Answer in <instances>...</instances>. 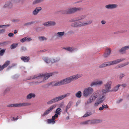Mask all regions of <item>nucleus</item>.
I'll use <instances>...</instances> for the list:
<instances>
[{
  "label": "nucleus",
  "mask_w": 129,
  "mask_h": 129,
  "mask_svg": "<svg viewBox=\"0 0 129 129\" xmlns=\"http://www.w3.org/2000/svg\"><path fill=\"white\" fill-rule=\"evenodd\" d=\"M52 73H48L44 74H40L39 76H35L33 78H37L38 80L35 82V83L38 84L42 83L44 81L48 79L49 77L52 76Z\"/></svg>",
  "instance_id": "obj_1"
},
{
  "label": "nucleus",
  "mask_w": 129,
  "mask_h": 129,
  "mask_svg": "<svg viewBox=\"0 0 129 129\" xmlns=\"http://www.w3.org/2000/svg\"><path fill=\"white\" fill-rule=\"evenodd\" d=\"M26 50V48L25 47H22L21 48V51L22 52L25 51Z\"/></svg>",
  "instance_id": "obj_43"
},
{
  "label": "nucleus",
  "mask_w": 129,
  "mask_h": 129,
  "mask_svg": "<svg viewBox=\"0 0 129 129\" xmlns=\"http://www.w3.org/2000/svg\"><path fill=\"white\" fill-rule=\"evenodd\" d=\"M14 22H17L18 21V20H12Z\"/></svg>",
  "instance_id": "obj_64"
},
{
  "label": "nucleus",
  "mask_w": 129,
  "mask_h": 129,
  "mask_svg": "<svg viewBox=\"0 0 129 129\" xmlns=\"http://www.w3.org/2000/svg\"><path fill=\"white\" fill-rule=\"evenodd\" d=\"M94 91L93 89L91 87H88L84 89L83 92V95L87 97L92 94Z\"/></svg>",
  "instance_id": "obj_9"
},
{
  "label": "nucleus",
  "mask_w": 129,
  "mask_h": 129,
  "mask_svg": "<svg viewBox=\"0 0 129 129\" xmlns=\"http://www.w3.org/2000/svg\"><path fill=\"white\" fill-rule=\"evenodd\" d=\"M125 60V59L124 58H122L118 59L112 61H107L104 62L99 66V67L100 68H103L107 66L117 64Z\"/></svg>",
  "instance_id": "obj_2"
},
{
  "label": "nucleus",
  "mask_w": 129,
  "mask_h": 129,
  "mask_svg": "<svg viewBox=\"0 0 129 129\" xmlns=\"http://www.w3.org/2000/svg\"><path fill=\"white\" fill-rule=\"evenodd\" d=\"M111 52V50L109 48H107L106 49V52L104 55L105 57L106 58L108 57L110 54Z\"/></svg>",
  "instance_id": "obj_17"
},
{
  "label": "nucleus",
  "mask_w": 129,
  "mask_h": 129,
  "mask_svg": "<svg viewBox=\"0 0 129 129\" xmlns=\"http://www.w3.org/2000/svg\"><path fill=\"white\" fill-rule=\"evenodd\" d=\"M82 76V75L80 74L74 75L64 79L63 80V81L64 84H67L70 83L74 80H76Z\"/></svg>",
  "instance_id": "obj_6"
},
{
  "label": "nucleus",
  "mask_w": 129,
  "mask_h": 129,
  "mask_svg": "<svg viewBox=\"0 0 129 129\" xmlns=\"http://www.w3.org/2000/svg\"><path fill=\"white\" fill-rule=\"evenodd\" d=\"M101 23L103 24H105L106 23V21L104 20H103L101 21Z\"/></svg>",
  "instance_id": "obj_57"
},
{
  "label": "nucleus",
  "mask_w": 129,
  "mask_h": 129,
  "mask_svg": "<svg viewBox=\"0 0 129 129\" xmlns=\"http://www.w3.org/2000/svg\"><path fill=\"white\" fill-rule=\"evenodd\" d=\"M41 9L42 8L41 7H38L36 8L33 11V14L34 15H37Z\"/></svg>",
  "instance_id": "obj_18"
},
{
  "label": "nucleus",
  "mask_w": 129,
  "mask_h": 129,
  "mask_svg": "<svg viewBox=\"0 0 129 129\" xmlns=\"http://www.w3.org/2000/svg\"><path fill=\"white\" fill-rule=\"evenodd\" d=\"M5 31V29H2L0 30V34L4 33Z\"/></svg>",
  "instance_id": "obj_51"
},
{
  "label": "nucleus",
  "mask_w": 129,
  "mask_h": 129,
  "mask_svg": "<svg viewBox=\"0 0 129 129\" xmlns=\"http://www.w3.org/2000/svg\"><path fill=\"white\" fill-rule=\"evenodd\" d=\"M76 18H73L70 20V22H73L77 21Z\"/></svg>",
  "instance_id": "obj_42"
},
{
  "label": "nucleus",
  "mask_w": 129,
  "mask_h": 129,
  "mask_svg": "<svg viewBox=\"0 0 129 129\" xmlns=\"http://www.w3.org/2000/svg\"><path fill=\"white\" fill-rule=\"evenodd\" d=\"M56 107V105H53L51 106L49 109L45 111L43 115V116H44L48 114L53 109Z\"/></svg>",
  "instance_id": "obj_11"
},
{
  "label": "nucleus",
  "mask_w": 129,
  "mask_h": 129,
  "mask_svg": "<svg viewBox=\"0 0 129 129\" xmlns=\"http://www.w3.org/2000/svg\"><path fill=\"white\" fill-rule=\"evenodd\" d=\"M40 41H43L46 40H47V38L45 37H38Z\"/></svg>",
  "instance_id": "obj_32"
},
{
  "label": "nucleus",
  "mask_w": 129,
  "mask_h": 129,
  "mask_svg": "<svg viewBox=\"0 0 129 129\" xmlns=\"http://www.w3.org/2000/svg\"><path fill=\"white\" fill-rule=\"evenodd\" d=\"M22 107V103L18 104V107Z\"/></svg>",
  "instance_id": "obj_56"
},
{
  "label": "nucleus",
  "mask_w": 129,
  "mask_h": 129,
  "mask_svg": "<svg viewBox=\"0 0 129 129\" xmlns=\"http://www.w3.org/2000/svg\"><path fill=\"white\" fill-rule=\"evenodd\" d=\"M82 9L80 7H74L70 8L62 11V13L64 14H71L81 10Z\"/></svg>",
  "instance_id": "obj_7"
},
{
  "label": "nucleus",
  "mask_w": 129,
  "mask_h": 129,
  "mask_svg": "<svg viewBox=\"0 0 129 129\" xmlns=\"http://www.w3.org/2000/svg\"><path fill=\"white\" fill-rule=\"evenodd\" d=\"M21 59L24 62H28L30 59L29 56H22L21 57Z\"/></svg>",
  "instance_id": "obj_19"
},
{
  "label": "nucleus",
  "mask_w": 129,
  "mask_h": 129,
  "mask_svg": "<svg viewBox=\"0 0 129 129\" xmlns=\"http://www.w3.org/2000/svg\"><path fill=\"white\" fill-rule=\"evenodd\" d=\"M72 101H70L68 103V104L66 107V111H67L71 107L72 105Z\"/></svg>",
  "instance_id": "obj_23"
},
{
  "label": "nucleus",
  "mask_w": 129,
  "mask_h": 129,
  "mask_svg": "<svg viewBox=\"0 0 129 129\" xmlns=\"http://www.w3.org/2000/svg\"><path fill=\"white\" fill-rule=\"evenodd\" d=\"M125 64V66H126L127 65L129 64V61H127L124 63Z\"/></svg>",
  "instance_id": "obj_61"
},
{
  "label": "nucleus",
  "mask_w": 129,
  "mask_h": 129,
  "mask_svg": "<svg viewBox=\"0 0 129 129\" xmlns=\"http://www.w3.org/2000/svg\"><path fill=\"white\" fill-rule=\"evenodd\" d=\"M86 16L85 15H83L80 16L81 20H82L85 18L86 17Z\"/></svg>",
  "instance_id": "obj_44"
},
{
  "label": "nucleus",
  "mask_w": 129,
  "mask_h": 129,
  "mask_svg": "<svg viewBox=\"0 0 129 129\" xmlns=\"http://www.w3.org/2000/svg\"><path fill=\"white\" fill-rule=\"evenodd\" d=\"M103 83V82L102 81H98L91 82L90 84V86L91 87H92L94 86L100 85L102 84Z\"/></svg>",
  "instance_id": "obj_16"
},
{
  "label": "nucleus",
  "mask_w": 129,
  "mask_h": 129,
  "mask_svg": "<svg viewBox=\"0 0 129 129\" xmlns=\"http://www.w3.org/2000/svg\"><path fill=\"white\" fill-rule=\"evenodd\" d=\"M26 38H24L20 40V41L22 43H23L26 41Z\"/></svg>",
  "instance_id": "obj_40"
},
{
  "label": "nucleus",
  "mask_w": 129,
  "mask_h": 129,
  "mask_svg": "<svg viewBox=\"0 0 129 129\" xmlns=\"http://www.w3.org/2000/svg\"><path fill=\"white\" fill-rule=\"evenodd\" d=\"M58 115H58V114L56 113L54 115V116L55 117V118H57L58 116Z\"/></svg>",
  "instance_id": "obj_60"
},
{
  "label": "nucleus",
  "mask_w": 129,
  "mask_h": 129,
  "mask_svg": "<svg viewBox=\"0 0 129 129\" xmlns=\"http://www.w3.org/2000/svg\"><path fill=\"white\" fill-rule=\"evenodd\" d=\"M81 92L80 91H79L76 94V96L77 98H80L81 96Z\"/></svg>",
  "instance_id": "obj_31"
},
{
  "label": "nucleus",
  "mask_w": 129,
  "mask_h": 129,
  "mask_svg": "<svg viewBox=\"0 0 129 129\" xmlns=\"http://www.w3.org/2000/svg\"><path fill=\"white\" fill-rule=\"evenodd\" d=\"M91 115V112H86V113L84 115L83 117H85L89 116Z\"/></svg>",
  "instance_id": "obj_36"
},
{
  "label": "nucleus",
  "mask_w": 129,
  "mask_h": 129,
  "mask_svg": "<svg viewBox=\"0 0 129 129\" xmlns=\"http://www.w3.org/2000/svg\"><path fill=\"white\" fill-rule=\"evenodd\" d=\"M18 43H16V44H15V43H13V44H12L11 47H10V48H11V49H15V48H16V47H17V46H18Z\"/></svg>",
  "instance_id": "obj_28"
},
{
  "label": "nucleus",
  "mask_w": 129,
  "mask_h": 129,
  "mask_svg": "<svg viewBox=\"0 0 129 129\" xmlns=\"http://www.w3.org/2000/svg\"><path fill=\"white\" fill-rule=\"evenodd\" d=\"M118 6L117 4H108L105 6V8L107 9H112L116 8Z\"/></svg>",
  "instance_id": "obj_13"
},
{
  "label": "nucleus",
  "mask_w": 129,
  "mask_h": 129,
  "mask_svg": "<svg viewBox=\"0 0 129 129\" xmlns=\"http://www.w3.org/2000/svg\"><path fill=\"white\" fill-rule=\"evenodd\" d=\"M103 109H104L102 106L101 107H100L99 109V110L100 111L102 110Z\"/></svg>",
  "instance_id": "obj_59"
},
{
  "label": "nucleus",
  "mask_w": 129,
  "mask_h": 129,
  "mask_svg": "<svg viewBox=\"0 0 129 129\" xmlns=\"http://www.w3.org/2000/svg\"><path fill=\"white\" fill-rule=\"evenodd\" d=\"M8 36L9 37H12L14 36V34L12 33H9L8 34Z\"/></svg>",
  "instance_id": "obj_49"
},
{
  "label": "nucleus",
  "mask_w": 129,
  "mask_h": 129,
  "mask_svg": "<svg viewBox=\"0 0 129 129\" xmlns=\"http://www.w3.org/2000/svg\"><path fill=\"white\" fill-rule=\"evenodd\" d=\"M44 0H35L33 2V4H37L42 2Z\"/></svg>",
  "instance_id": "obj_34"
},
{
  "label": "nucleus",
  "mask_w": 129,
  "mask_h": 129,
  "mask_svg": "<svg viewBox=\"0 0 129 129\" xmlns=\"http://www.w3.org/2000/svg\"><path fill=\"white\" fill-rule=\"evenodd\" d=\"M104 94L102 93V94L100 95L97 99L98 102H99L100 103L103 102L105 100V95H104Z\"/></svg>",
  "instance_id": "obj_14"
},
{
  "label": "nucleus",
  "mask_w": 129,
  "mask_h": 129,
  "mask_svg": "<svg viewBox=\"0 0 129 129\" xmlns=\"http://www.w3.org/2000/svg\"><path fill=\"white\" fill-rule=\"evenodd\" d=\"M10 25L9 24H7V25H0V28H2L3 27V26H10Z\"/></svg>",
  "instance_id": "obj_47"
},
{
  "label": "nucleus",
  "mask_w": 129,
  "mask_h": 129,
  "mask_svg": "<svg viewBox=\"0 0 129 129\" xmlns=\"http://www.w3.org/2000/svg\"><path fill=\"white\" fill-rule=\"evenodd\" d=\"M8 106L10 107H18V104H11L9 105Z\"/></svg>",
  "instance_id": "obj_35"
},
{
  "label": "nucleus",
  "mask_w": 129,
  "mask_h": 129,
  "mask_svg": "<svg viewBox=\"0 0 129 129\" xmlns=\"http://www.w3.org/2000/svg\"><path fill=\"white\" fill-rule=\"evenodd\" d=\"M56 23L53 21H49L46 22L43 24V25L45 26H54L56 24Z\"/></svg>",
  "instance_id": "obj_15"
},
{
  "label": "nucleus",
  "mask_w": 129,
  "mask_h": 129,
  "mask_svg": "<svg viewBox=\"0 0 129 129\" xmlns=\"http://www.w3.org/2000/svg\"><path fill=\"white\" fill-rule=\"evenodd\" d=\"M44 61L47 63H49L50 61H51L52 63L54 62H53L52 60H50V59L47 57H46L44 59Z\"/></svg>",
  "instance_id": "obj_26"
},
{
  "label": "nucleus",
  "mask_w": 129,
  "mask_h": 129,
  "mask_svg": "<svg viewBox=\"0 0 129 129\" xmlns=\"http://www.w3.org/2000/svg\"><path fill=\"white\" fill-rule=\"evenodd\" d=\"M121 86L120 84H118L117 86H115L113 89L111 91H117L118 89Z\"/></svg>",
  "instance_id": "obj_25"
},
{
  "label": "nucleus",
  "mask_w": 129,
  "mask_h": 129,
  "mask_svg": "<svg viewBox=\"0 0 129 129\" xmlns=\"http://www.w3.org/2000/svg\"><path fill=\"white\" fill-rule=\"evenodd\" d=\"M64 34V32L63 31L61 32H58L56 35L57 37H60L63 36Z\"/></svg>",
  "instance_id": "obj_27"
},
{
  "label": "nucleus",
  "mask_w": 129,
  "mask_h": 129,
  "mask_svg": "<svg viewBox=\"0 0 129 129\" xmlns=\"http://www.w3.org/2000/svg\"><path fill=\"white\" fill-rule=\"evenodd\" d=\"M91 20H89L86 22H81L80 21L74 22L71 24V25L74 27H78L83 26L89 25L92 23Z\"/></svg>",
  "instance_id": "obj_5"
},
{
  "label": "nucleus",
  "mask_w": 129,
  "mask_h": 129,
  "mask_svg": "<svg viewBox=\"0 0 129 129\" xmlns=\"http://www.w3.org/2000/svg\"><path fill=\"white\" fill-rule=\"evenodd\" d=\"M5 49H2L0 51V55L2 56L4 55V53L5 52Z\"/></svg>",
  "instance_id": "obj_38"
},
{
  "label": "nucleus",
  "mask_w": 129,
  "mask_h": 129,
  "mask_svg": "<svg viewBox=\"0 0 129 129\" xmlns=\"http://www.w3.org/2000/svg\"><path fill=\"white\" fill-rule=\"evenodd\" d=\"M120 85L123 87H125L126 86V85L125 84H122Z\"/></svg>",
  "instance_id": "obj_54"
},
{
  "label": "nucleus",
  "mask_w": 129,
  "mask_h": 129,
  "mask_svg": "<svg viewBox=\"0 0 129 129\" xmlns=\"http://www.w3.org/2000/svg\"><path fill=\"white\" fill-rule=\"evenodd\" d=\"M47 121V122L48 123H52L53 124H54L55 123V121H53L52 119H48Z\"/></svg>",
  "instance_id": "obj_33"
},
{
  "label": "nucleus",
  "mask_w": 129,
  "mask_h": 129,
  "mask_svg": "<svg viewBox=\"0 0 129 129\" xmlns=\"http://www.w3.org/2000/svg\"><path fill=\"white\" fill-rule=\"evenodd\" d=\"M122 100V99H120V100H118L117 102V103H119L121 102Z\"/></svg>",
  "instance_id": "obj_58"
},
{
  "label": "nucleus",
  "mask_w": 129,
  "mask_h": 129,
  "mask_svg": "<svg viewBox=\"0 0 129 129\" xmlns=\"http://www.w3.org/2000/svg\"><path fill=\"white\" fill-rule=\"evenodd\" d=\"M77 18V20L78 21H79V20H81V17H80V16H79V17H76Z\"/></svg>",
  "instance_id": "obj_55"
},
{
  "label": "nucleus",
  "mask_w": 129,
  "mask_h": 129,
  "mask_svg": "<svg viewBox=\"0 0 129 129\" xmlns=\"http://www.w3.org/2000/svg\"><path fill=\"white\" fill-rule=\"evenodd\" d=\"M63 84H64L63 80L56 83L53 85V86H57Z\"/></svg>",
  "instance_id": "obj_21"
},
{
  "label": "nucleus",
  "mask_w": 129,
  "mask_h": 129,
  "mask_svg": "<svg viewBox=\"0 0 129 129\" xmlns=\"http://www.w3.org/2000/svg\"><path fill=\"white\" fill-rule=\"evenodd\" d=\"M55 117L53 116L52 117V119L53 120V121H54V120L55 119Z\"/></svg>",
  "instance_id": "obj_63"
},
{
  "label": "nucleus",
  "mask_w": 129,
  "mask_h": 129,
  "mask_svg": "<svg viewBox=\"0 0 129 129\" xmlns=\"http://www.w3.org/2000/svg\"><path fill=\"white\" fill-rule=\"evenodd\" d=\"M4 68L3 67V66H1V65H0V71L2 70Z\"/></svg>",
  "instance_id": "obj_53"
},
{
  "label": "nucleus",
  "mask_w": 129,
  "mask_h": 129,
  "mask_svg": "<svg viewBox=\"0 0 129 129\" xmlns=\"http://www.w3.org/2000/svg\"><path fill=\"white\" fill-rule=\"evenodd\" d=\"M10 64V61H7L4 64L3 66L4 68L8 66Z\"/></svg>",
  "instance_id": "obj_29"
},
{
  "label": "nucleus",
  "mask_w": 129,
  "mask_h": 129,
  "mask_svg": "<svg viewBox=\"0 0 129 129\" xmlns=\"http://www.w3.org/2000/svg\"><path fill=\"white\" fill-rule=\"evenodd\" d=\"M64 49L66 50L69 51L70 52H72L74 50V48L72 47H66L64 48Z\"/></svg>",
  "instance_id": "obj_24"
},
{
  "label": "nucleus",
  "mask_w": 129,
  "mask_h": 129,
  "mask_svg": "<svg viewBox=\"0 0 129 129\" xmlns=\"http://www.w3.org/2000/svg\"><path fill=\"white\" fill-rule=\"evenodd\" d=\"M8 44V42H4L1 43L0 44L1 46H4L7 45Z\"/></svg>",
  "instance_id": "obj_39"
},
{
  "label": "nucleus",
  "mask_w": 129,
  "mask_h": 129,
  "mask_svg": "<svg viewBox=\"0 0 129 129\" xmlns=\"http://www.w3.org/2000/svg\"><path fill=\"white\" fill-rule=\"evenodd\" d=\"M22 107L29 106L31 105V104L29 103H22Z\"/></svg>",
  "instance_id": "obj_37"
},
{
  "label": "nucleus",
  "mask_w": 129,
  "mask_h": 129,
  "mask_svg": "<svg viewBox=\"0 0 129 129\" xmlns=\"http://www.w3.org/2000/svg\"><path fill=\"white\" fill-rule=\"evenodd\" d=\"M26 41H30L32 39L30 37H26Z\"/></svg>",
  "instance_id": "obj_45"
},
{
  "label": "nucleus",
  "mask_w": 129,
  "mask_h": 129,
  "mask_svg": "<svg viewBox=\"0 0 129 129\" xmlns=\"http://www.w3.org/2000/svg\"><path fill=\"white\" fill-rule=\"evenodd\" d=\"M100 92V90H98L94 92L93 94L88 99L87 102H85V105H87L88 104L92 103L98 96Z\"/></svg>",
  "instance_id": "obj_4"
},
{
  "label": "nucleus",
  "mask_w": 129,
  "mask_h": 129,
  "mask_svg": "<svg viewBox=\"0 0 129 129\" xmlns=\"http://www.w3.org/2000/svg\"><path fill=\"white\" fill-rule=\"evenodd\" d=\"M112 84L111 81H109L104 84L105 89H103L102 90V92L103 94H106L109 92L111 91L110 89L111 88Z\"/></svg>",
  "instance_id": "obj_8"
},
{
  "label": "nucleus",
  "mask_w": 129,
  "mask_h": 129,
  "mask_svg": "<svg viewBox=\"0 0 129 129\" xmlns=\"http://www.w3.org/2000/svg\"><path fill=\"white\" fill-rule=\"evenodd\" d=\"M33 23V22H30L25 23L24 24V26H27Z\"/></svg>",
  "instance_id": "obj_41"
},
{
  "label": "nucleus",
  "mask_w": 129,
  "mask_h": 129,
  "mask_svg": "<svg viewBox=\"0 0 129 129\" xmlns=\"http://www.w3.org/2000/svg\"><path fill=\"white\" fill-rule=\"evenodd\" d=\"M17 30L16 29V30H15L14 31V34H16V33H17Z\"/></svg>",
  "instance_id": "obj_62"
},
{
  "label": "nucleus",
  "mask_w": 129,
  "mask_h": 129,
  "mask_svg": "<svg viewBox=\"0 0 129 129\" xmlns=\"http://www.w3.org/2000/svg\"><path fill=\"white\" fill-rule=\"evenodd\" d=\"M122 67L121 64H119L116 67V68H119Z\"/></svg>",
  "instance_id": "obj_50"
},
{
  "label": "nucleus",
  "mask_w": 129,
  "mask_h": 129,
  "mask_svg": "<svg viewBox=\"0 0 129 129\" xmlns=\"http://www.w3.org/2000/svg\"><path fill=\"white\" fill-rule=\"evenodd\" d=\"M62 110L60 108H57L55 111V113L59 115L60 113L61 112Z\"/></svg>",
  "instance_id": "obj_30"
},
{
  "label": "nucleus",
  "mask_w": 129,
  "mask_h": 129,
  "mask_svg": "<svg viewBox=\"0 0 129 129\" xmlns=\"http://www.w3.org/2000/svg\"><path fill=\"white\" fill-rule=\"evenodd\" d=\"M99 104H100V103H99V102H97L95 103L94 104V107L97 106H98V105H99Z\"/></svg>",
  "instance_id": "obj_48"
},
{
  "label": "nucleus",
  "mask_w": 129,
  "mask_h": 129,
  "mask_svg": "<svg viewBox=\"0 0 129 129\" xmlns=\"http://www.w3.org/2000/svg\"><path fill=\"white\" fill-rule=\"evenodd\" d=\"M124 76V74L123 73H121L120 75V77L121 78L123 77Z\"/></svg>",
  "instance_id": "obj_52"
},
{
  "label": "nucleus",
  "mask_w": 129,
  "mask_h": 129,
  "mask_svg": "<svg viewBox=\"0 0 129 129\" xmlns=\"http://www.w3.org/2000/svg\"><path fill=\"white\" fill-rule=\"evenodd\" d=\"M12 4L9 2H7L4 6V8L8 7L9 8H11L12 7Z\"/></svg>",
  "instance_id": "obj_20"
},
{
  "label": "nucleus",
  "mask_w": 129,
  "mask_h": 129,
  "mask_svg": "<svg viewBox=\"0 0 129 129\" xmlns=\"http://www.w3.org/2000/svg\"><path fill=\"white\" fill-rule=\"evenodd\" d=\"M128 49H129V45L122 47L119 50V52L121 54H125L126 53V51Z\"/></svg>",
  "instance_id": "obj_12"
},
{
  "label": "nucleus",
  "mask_w": 129,
  "mask_h": 129,
  "mask_svg": "<svg viewBox=\"0 0 129 129\" xmlns=\"http://www.w3.org/2000/svg\"><path fill=\"white\" fill-rule=\"evenodd\" d=\"M35 95L33 93H30L27 95V99H30L32 98H34L35 96Z\"/></svg>",
  "instance_id": "obj_22"
},
{
  "label": "nucleus",
  "mask_w": 129,
  "mask_h": 129,
  "mask_svg": "<svg viewBox=\"0 0 129 129\" xmlns=\"http://www.w3.org/2000/svg\"><path fill=\"white\" fill-rule=\"evenodd\" d=\"M70 93H68L56 97L48 102L47 103V104L48 105H49L57 102L63 99L65 97L70 96Z\"/></svg>",
  "instance_id": "obj_3"
},
{
  "label": "nucleus",
  "mask_w": 129,
  "mask_h": 129,
  "mask_svg": "<svg viewBox=\"0 0 129 129\" xmlns=\"http://www.w3.org/2000/svg\"><path fill=\"white\" fill-rule=\"evenodd\" d=\"M101 121L99 119L93 120H88L85 121L81 123V124H91L97 123L100 122Z\"/></svg>",
  "instance_id": "obj_10"
},
{
  "label": "nucleus",
  "mask_w": 129,
  "mask_h": 129,
  "mask_svg": "<svg viewBox=\"0 0 129 129\" xmlns=\"http://www.w3.org/2000/svg\"><path fill=\"white\" fill-rule=\"evenodd\" d=\"M102 106L103 107V109H107L108 108V106L107 105L104 104L102 105Z\"/></svg>",
  "instance_id": "obj_46"
}]
</instances>
